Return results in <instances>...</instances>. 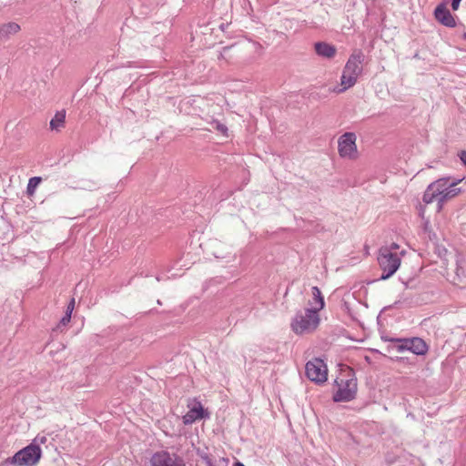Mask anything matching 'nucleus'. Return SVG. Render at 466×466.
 Here are the masks:
<instances>
[{
	"instance_id": "0eeeda50",
	"label": "nucleus",
	"mask_w": 466,
	"mask_h": 466,
	"mask_svg": "<svg viewBox=\"0 0 466 466\" xmlns=\"http://www.w3.org/2000/svg\"><path fill=\"white\" fill-rule=\"evenodd\" d=\"M338 385L339 389L332 396L334 402H348L356 398L358 389L356 380H341Z\"/></svg>"
},
{
	"instance_id": "9d476101",
	"label": "nucleus",
	"mask_w": 466,
	"mask_h": 466,
	"mask_svg": "<svg viewBox=\"0 0 466 466\" xmlns=\"http://www.w3.org/2000/svg\"><path fill=\"white\" fill-rule=\"evenodd\" d=\"M209 418V413L203 408L199 401H197L189 410L183 416V423L189 425L198 420Z\"/></svg>"
},
{
	"instance_id": "aec40b11",
	"label": "nucleus",
	"mask_w": 466,
	"mask_h": 466,
	"mask_svg": "<svg viewBox=\"0 0 466 466\" xmlns=\"http://www.w3.org/2000/svg\"><path fill=\"white\" fill-rule=\"evenodd\" d=\"M41 180H42V178L40 177H33L29 179L27 187H26V192L28 195L34 194L36 187L39 185Z\"/></svg>"
},
{
	"instance_id": "f03ea898",
	"label": "nucleus",
	"mask_w": 466,
	"mask_h": 466,
	"mask_svg": "<svg viewBox=\"0 0 466 466\" xmlns=\"http://www.w3.org/2000/svg\"><path fill=\"white\" fill-rule=\"evenodd\" d=\"M319 322V315L316 310L305 309L304 311L296 313L291 321V329L298 335L311 333L318 328Z\"/></svg>"
},
{
	"instance_id": "ddd939ff",
	"label": "nucleus",
	"mask_w": 466,
	"mask_h": 466,
	"mask_svg": "<svg viewBox=\"0 0 466 466\" xmlns=\"http://www.w3.org/2000/svg\"><path fill=\"white\" fill-rule=\"evenodd\" d=\"M315 52L319 56L330 59L335 56L336 47L326 42H317L314 45Z\"/></svg>"
},
{
	"instance_id": "393cba45",
	"label": "nucleus",
	"mask_w": 466,
	"mask_h": 466,
	"mask_svg": "<svg viewBox=\"0 0 466 466\" xmlns=\"http://www.w3.org/2000/svg\"><path fill=\"white\" fill-rule=\"evenodd\" d=\"M213 255L216 258H230V253H228V255H225V254H221V252H217V251H214L213 252Z\"/></svg>"
},
{
	"instance_id": "a878e982",
	"label": "nucleus",
	"mask_w": 466,
	"mask_h": 466,
	"mask_svg": "<svg viewBox=\"0 0 466 466\" xmlns=\"http://www.w3.org/2000/svg\"><path fill=\"white\" fill-rule=\"evenodd\" d=\"M461 0H452L451 1V8L453 11H456L458 10L459 6H460V3H461Z\"/></svg>"
},
{
	"instance_id": "2eb2a0df",
	"label": "nucleus",
	"mask_w": 466,
	"mask_h": 466,
	"mask_svg": "<svg viewBox=\"0 0 466 466\" xmlns=\"http://www.w3.org/2000/svg\"><path fill=\"white\" fill-rule=\"evenodd\" d=\"M311 291L312 299L309 301V304L315 305V307L311 309L319 313V311H320L325 306L324 297L322 296L320 289L317 286L312 287Z\"/></svg>"
},
{
	"instance_id": "f3484780",
	"label": "nucleus",
	"mask_w": 466,
	"mask_h": 466,
	"mask_svg": "<svg viewBox=\"0 0 466 466\" xmlns=\"http://www.w3.org/2000/svg\"><path fill=\"white\" fill-rule=\"evenodd\" d=\"M66 120V111L61 110L57 111L55 116L50 121V128L52 130L58 131L61 127H64Z\"/></svg>"
},
{
	"instance_id": "423d86ee",
	"label": "nucleus",
	"mask_w": 466,
	"mask_h": 466,
	"mask_svg": "<svg viewBox=\"0 0 466 466\" xmlns=\"http://www.w3.org/2000/svg\"><path fill=\"white\" fill-rule=\"evenodd\" d=\"M305 373L309 380L317 384H321L328 379L327 366L322 360L318 358L306 363Z\"/></svg>"
},
{
	"instance_id": "4468645a",
	"label": "nucleus",
	"mask_w": 466,
	"mask_h": 466,
	"mask_svg": "<svg viewBox=\"0 0 466 466\" xmlns=\"http://www.w3.org/2000/svg\"><path fill=\"white\" fill-rule=\"evenodd\" d=\"M21 30L20 25L15 22H8L0 25V40H7L11 35Z\"/></svg>"
},
{
	"instance_id": "7c9ffc66",
	"label": "nucleus",
	"mask_w": 466,
	"mask_h": 466,
	"mask_svg": "<svg viewBox=\"0 0 466 466\" xmlns=\"http://www.w3.org/2000/svg\"><path fill=\"white\" fill-rule=\"evenodd\" d=\"M463 39L466 40V32L463 34Z\"/></svg>"
},
{
	"instance_id": "cd10ccee",
	"label": "nucleus",
	"mask_w": 466,
	"mask_h": 466,
	"mask_svg": "<svg viewBox=\"0 0 466 466\" xmlns=\"http://www.w3.org/2000/svg\"><path fill=\"white\" fill-rule=\"evenodd\" d=\"M37 439H38V437L35 441H36ZM39 441H40L41 443H45L46 441V437H41V438H39Z\"/></svg>"
},
{
	"instance_id": "9b49d317",
	"label": "nucleus",
	"mask_w": 466,
	"mask_h": 466,
	"mask_svg": "<svg viewBox=\"0 0 466 466\" xmlns=\"http://www.w3.org/2000/svg\"><path fill=\"white\" fill-rule=\"evenodd\" d=\"M435 18L443 25L447 27H455L456 21L449 9L446 7L445 3H441L434 10Z\"/></svg>"
},
{
	"instance_id": "20e7f679",
	"label": "nucleus",
	"mask_w": 466,
	"mask_h": 466,
	"mask_svg": "<svg viewBox=\"0 0 466 466\" xmlns=\"http://www.w3.org/2000/svg\"><path fill=\"white\" fill-rule=\"evenodd\" d=\"M390 341L395 343L392 349L396 350L397 352L409 350L418 356H423L429 350L427 343L419 337H413L410 339L394 338L390 339Z\"/></svg>"
},
{
	"instance_id": "39448f33",
	"label": "nucleus",
	"mask_w": 466,
	"mask_h": 466,
	"mask_svg": "<svg viewBox=\"0 0 466 466\" xmlns=\"http://www.w3.org/2000/svg\"><path fill=\"white\" fill-rule=\"evenodd\" d=\"M356 134L353 132H346L339 137L338 151L339 155L343 158L356 159L359 157Z\"/></svg>"
},
{
	"instance_id": "4be33fe9",
	"label": "nucleus",
	"mask_w": 466,
	"mask_h": 466,
	"mask_svg": "<svg viewBox=\"0 0 466 466\" xmlns=\"http://www.w3.org/2000/svg\"><path fill=\"white\" fill-rule=\"evenodd\" d=\"M214 128L223 135H226L228 132V127L224 124H221L218 121L215 122Z\"/></svg>"
},
{
	"instance_id": "bb28decb",
	"label": "nucleus",
	"mask_w": 466,
	"mask_h": 466,
	"mask_svg": "<svg viewBox=\"0 0 466 466\" xmlns=\"http://www.w3.org/2000/svg\"><path fill=\"white\" fill-rule=\"evenodd\" d=\"M460 159L462 162V164L466 167V150H462L459 154Z\"/></svg>"
},
{
	"instance_id": "2f4dec72",
	"label": "nucleus",
	"mask_w": 466,
	"mask_h": 466,
	"mask_svg": "<svg viewBox=\"0 0 466 466\" xmlns=\"http://www.w3.org/2000/svg\"><path fill=\"white\" fill-rule=\"evenodd\" d=\"M393 248H398V245L393 244Z\"/></svg>"
},
{
	"instance_id": "f8f14e48",
	"label": "nucleus",
	"mask_w": 466,
	"mask_h": 466,
	"mask_svg": "<svg viewBox=\"0 0 466 466\" xmlns=\"http://www.w3.org/2000/svg\"><path fill=\"white\" fill-rule=\"evenodd\" d=\"M461 181V179H458L456 181H453L451 182L450 185H449V187L447 188V190H445L443 193L441 194V196H439V198H438V209L441 210L443 207V204L448 201L449 199L454 198L455 196H457L459 193H461V188L459 187H455V186L460 183Z\"/></svg>"
},
{
	"instance_id": "c756f323",
	"label": "nucleus",
	"mask_w": 466,
	"mask_h": 466,
	"mask_svg": "<svg viewBox=\"0 0 466 466\" xmlns=\"http://www.w3.org/2000/svg\"><path fill=\"white\" fill-rule=\"evenodd\" d=\"M157 304H158V305H161V304H162V302H161V300H160V299H157Z\"/></svg>"
},
{
	"instance_id": "c85d7f7f",
	"label": "nucleus",
	"mask_w": 466,
	"mask_h": 466,
	"mask_svg": "<svg viewBox=\"0 0 466 466\" xmlns=\"http://www.w3.org/2000/svg\"><path fill=\"white\" fill-rule=\"evenodd\" d=\"M233 466H246V465H244V463H242L241 461H236V462L233 464Z\"/></svg>"
},
{
	"instance_id": "6ab92c4d",
	"label": "nucleus",
	"mask_w": 466,
	"mask_h": 466,
	"mask_svg": "<svg viewBox=\"0 0 466 466\" xmlns=\"http://www.w3.org/2000/svg\"><path fill=\"white\" fill-rule=\"evenodd\" d=\"M434 186L433 185H429L423 194V198H422V200L425 204H431L432 203L434 200H437L438 201V198H439V195L436 194V192H434Z\"/></svg>"
},
{
	"instance_id": "7ed1b4c3",
	"label": "nucleus",
	"mask_w": 466,
	"mask_h": 466,
	"mask_svg": "<svg viewBox=\"0 0 466 466\" xmlns=\"http://www.w3.org/2000/svg\"><path fill=\"white\" fill-rule=\"evenodd\" d=\"M378 262L382 270L380 279L385 280L398 270L400 265V258L388 247H382L379 251Z\"/></svg>"
},
{
	"instance_id": "412c9836",
	"label": "nucleus",
	"mask_w": 466,
	"mask_h": 466,
	"mask_svg": "<svg viewBox=\"0 0 466 466\" xmlns=\"http://www.w3.org/2000/svg\"><path fill=\"white\" fill-rule=\"evenodd\" d=\"M71 320V315L69 313H65V316L60 319L57 329H60L62 326L67 325Z\"/></svg>"
},
{
	"instance_id": "f257e3e1",
	"label": "nucleus",
	"mask_w": 466,
	"mask_h": 466,
	"mask_svg": "<svg viewBox=\"0 0 466 466\" xmlns=\"http://www.w3.org/2000/svg\"><path fill=\"white\" fill-rule=\"evenodd\" d=\"M41 456V448L32 442L15 452L14 456L6 458L0 466H35Z\"/></svg>"
},
{
	"instance_id": "6e6552de",
	"label": "nucleus",
	"mask_w": 466,
	"mask_h": 466,
	"mask_svg": "<svg viewBox=\"0 0 466 466\" xmlns=\"http://www.w3.org/2000/svg\"><path fill=\"white\" fill-rule=\"evenodd\" d=\"M151 466H186L184 460L177 453L167 451L155 452L150 460Z\"/></svg>"
},
{
	"instance_id": "1a4fd4ad",
	"label": "nucleus",
	"mask_w": 466,
	"mask_h": 466,
	"mask_svg": "<svg viewBox=\"0 0 466 466\" xmlns=\"http://www.w3.org/2000/svg\"><path fill=\"white\" fill-rule=\"evenodd\" d=\"M364 58L365 56L360 50L352 53L344 66L346 73H350L359 77L362 73V63Z\"/></svg>"
},
{
	"instance_id": "b1692460",
	"label": "nucleus",
	"mask_w": 466,
	"mask_h": 466,
	"mask_svg": "<svg viewBox=\"0 0 466 466\" xmlns=\"http://www.w3.org/2000/svg\"><path fill=\"white\" fill-rule=\"evenodd\" d=\"M74 308H75V299H71V300L69 301V303L66 307V313H69L70 315H72Z\"/></svg>"
},
{
	"instance_id": "a211bd4d",
	"label": "nucleus",
	"mask_w": 466,
	"mask_h": 466,
	"mask_svg": "<svg viewBox=\"0 0 466 466\" xmlns=\"http://www.w3.org/2000/svg\"><path fill=\"white\" fill-rule=\"evenodd\" d=\"M451 183V182H450V177H441L431 183L430 185H433L435 190L434 192H436L437 195L441 196V193L447 190Z\"/></svg>"
},
{
	"instance_id": "dca6fc26",
	"label": "nucleus",
	"mask_w": 466,
	"mask_h": 466,
	"mask_svg": "<svg viewBox=\"0 0 466 466\" xmlns=\"http://www.w3.org/2000/svg\"><path fill=\"white\" fill-rule=\"evenodd\" d=\"M358 77L354 75H351L350 73H346L345 69L343 68L342 75L340 76V85L342 86L341 88H339L337 92L342 93L349 89L350 87L353 86L357 82Z\"/></svg>"
},
{
	"instance_id": "5701e85b",
	"label": "nucleus",
	"mask_w": 466,
	"mask_h": 466,
	"mask_svg": "<svg viewBox=\"0 0 466 466\" xmlns=\"http://www.w3.org/2000/svg\"><path fill=\"white\" fill-rule=\"evenodd\" d=\"M200 458L203 461H205V463L208 465V466H215V464L213 463L210 456L208 454V453H202L200 454Z\"/></svg>"
}]
</instances>
